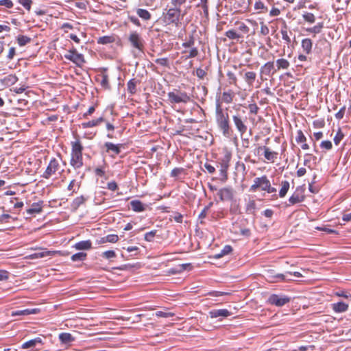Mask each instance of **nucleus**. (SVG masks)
<instances>
[{
	"label": "nucleus",
	"mask_w": 351,
	"mask_h": 351,
	"mask_svg": "<svg viewBox=\"0 0 351 351\" xmlns=\"http://www.w3.org/2000/svg\"><path fill=\"white\" fill-rule=\"evenodd\" d=\"M346 111V106H343L336 114L335 117L337 119H343L344 114Z\"/></svg>",
	"instance_id": "338daca9"
},
{
	"label": "nucleus",
	"mask_w": 351,
	"mask_h": 351,
	"mask_svg": "<svg viewBox=\"0 0 351 351\" xmlns=\"http://www.w3.org/2000/svg\"><path fill=\"white\" fill-rule=\"evenodd\" d=\"M138 83V81L133 78L129 80V82L127 84V90L128 93L133 95L136 92V84Z\"/></svg>",
	"instance_id": "c85d7f7f"
},
{
	"label": "nucleus",
	"mask_w": 351,
	"mask_h": 351,
	"mask_svg": "<svg viewBox=\"0 0 351 351\" xmlns=\"http://www.w3.org/2000/svg\"><path fill=\"white\" fill-rule=\"evenodd\" d=\"M186 0H171V8H176L178 9H181L180 6L185 3Z\"/></svg>",
	"instance_id": "49530a36"
},
{
	"label": "nucleus",
	"mask_w": 351,
	"mask_h": 351,
	"mask_svg": "<svg viewBox=\"0 0 351 351\" xmlns=\"http://www.w3.org/2000/svg\"><path fill=\"white\" fill-rule=\"evenodd\" d=\"M104 121V119L103 117H99L95 120L89 121L87 122H84L82 123V126L83 128H93L97 125H99L100 123Z\"/></svg>",
	"instance_id": "cd10ccee"
},
{
	"label": "nucleus",
	"mask_w": 351,
	"mask_h": 351,
	"mask_svg": "<svg viewBox=\"0 0 351 351\" xmlns=\"http://www.w3.org/2000/svg\"><path fill=\"white\" fill-rule=\"evenodd\" d=\"M225 35L230 39L232 40H239L240 38H241V35L237 33L233 29H230L227 31L225 34Z\"/></svg>",
	"instance_id": "79ce46f5"
},
{
	"label": "nucleus",
	"mask_w": 351,
	"mask_h": 351,
	"mask_svg": "<svg viewBox=\"0 0 351 351\" xmlns=\"http://www.w3.org/2000/svg\"><path fill=\"white\" fill-rule=\"evenodd\" d=\"M86 253L78 252L71 256V260L74 262L82 261L86 259Z\"/></svg>",
	"instance_id": "a19ab883"
},
{
	"label": "nucleus",
	"mask_w": 351,
	"mask_h": 351,
	"mask_svg": "<svg viewBox=\"0 0 351 351\" xmlns=\"http://www.w3.org/2000/svg\"><path fill=\"white\" fill-rule=\"evenodd\" d=\"M196 75L199 79H203L206 75V72L205 70H204V69H202L201 68H198L196 70Z\"/></svg>",
	"instance_id": "774afa93"
},
{
	"label": "nucleus",
	"mask_w": 351,
	"mask_h": 351,
	"mask_svg": "<svg viewBox=\"0 0 351 351\" xmlns=\"http://www.w3.org/2000/svg\"><path fill=\"white\" fill-rule=\"evenodd\" d=\"M119 239V237L117 234H108L106 237L101 239V243H116Z\"/></svg>",
	"instance_id": "58836bf2"
},
{
	"label": "nucleus",
	"mask_w": 351,
	"mask_h": 351,
	"mask_svg": "<svg viewBox=\"0 0 351 351\" xmlns=\"http://www.w3.org/2000/svg\"><path fill=\"white\" fill-rule=\"evenodd\" d=\"M304 20L308 23H313L315 21V16L313 13L304 12L302 14Z\"/></svg>",
	"instance_id": "c03bdc74"
},
{
	"label": "nucleus",
	"mask_w": 351,
	"mask_h": 351,
	"mask_svg": "<svg viewBox=\"0 0 351 351\" xmlns=\"http://www.w3.org/2000/svg\"><path fill=\"white\" fill-rule=\"evenodd\" d=\"M31 38L27 36L19 35L17 37V43L19 46L23 47L31 42Z\"/></svg>",
	"instance_id": "c9c22d12"
},
{
	"label": "nucleus",
	"mask_w": 351,
	"mask_h": 351,
	"mask_svg": "<svg viewBox=\"0 0 351 351\" xmlns=\"http://www.w3.org/2000/svg\"><path fill=\"white\" fill-rule=\"evenodd\" d=\"M295 141L298 143H304L306 141V138L304 135L302 130H298L297 132V136H296Z\"/></svg>",
	"instance_id": "09e8293b"
},
{
	"label": "nucleus",
	"mask_w": 351,
	"mask_h": 351,
	"mask_svg": "<svg viewBox=\"0 0 351 351\" xmlns=\"http://www.w3.org/2000/svg\"><path fill=\"white\" fill-rule=\"evenodd\" d=\"M256 208V203L254 200H250L246 205V210L247 212L252 213Z\"/></svg>",
	"instance_id": "603ef678"
},
{
	"label": "nucleus",
	"mask_w": 351,
	"mask_h": 351,
	"mask_svg": "<svg viewBox=\"0 0 351 351\" xmlns=\"http://www.w3.org/2000/svg\"><path fill=\"white\" fill-rule=\"evenodd\" d=\"M290 66L289 62L284 58L278 59L276 60V70L287 69Z\"/></svg>",
	"instance_id": "c756f323"
},
{
	"label": "nucleus",
	"mask_w": 351,
	"mask_h": 351,
	"mask_svg": "<svg viewBox=\"0 0 351 351\" xmlns=\"http://www.w3.org/2000/svg\"><path fill=\"white\" fill-rule=\"evenodd\" d=\"M99 77L101 78V80H100L101 86L103 88H109L110 85H109L108 75L107 74L102 73L101 75H99Z\"/></svg>",
	"instance_id": "e433bc0d"
},
{
	"label": "nucleus",
	"mask_w": 351,
	"mask_h": 351,
	"mask_svg": "<svg viewBox=\"0 0 351 351\" xmlns=\"http://www.w3.org/2000/svg\"><path fill=\"white\" fill-rule=\"evenodd\" d=\"M313 43L310 38H304L302 40V48L306 53L309 54L312 50Z\"/></svg>",
	"instance_id": "a878e982"
},
{
	"label": "nucleus",
	"mask_w": 351,
	"mask_h": 351,
	"mask_svg": "<svg viewBox=\"0 0 351 351\" xmlns=\"http://www.w3.org/2000/svg\"><path fill=\"white\" fill-rule=\"evenodd\" d=\"M332 310L335 313H343L346 312L348 309V304H346L343 302H338L337 303H333L331 304Z\"/></svg>",
	"instance_id": "412c9836"
},
{
	"label": "nucleus",
	"mask_w": 351,
	"mask_h": 351,
	"mask_svg": "<svg viewBox=\"0 0 351 351\" xmlns=\"http://www.w3.org/2000/svg\"><path fill=\"white\" fill-rule=\"evenodd\" d=\"M261 150L264 151V156L267 160L274 162L275 160L277 158L278 153L276 152L271 151L268 147L260 146L257 148L258 153H259Z\"/></svg>",
	"instance_id": "ddd939ff"
},
{
	"label": "nucleus",
	"mask_w": 351,
	"mask_h": 351,
	"mask_svg": "<svg viewBox=\"0 0 351 351\" xmlns=\"http://www.w3.org/2000/svg\"><path fill=\"white\" fill-rule=\"evenodd\" d=\"M43 342L40 337H36L23 343L21 346L22 349H28L34 348L37 345H43Z\"/></svg>",
	"instance_id": "6ab92c4d"
},
{
	"label": "nucleus",
	"mask_w": 351,
	"mask_h": 351,
	"mask_svg": "<svg viewBox=\"0 0 351 351\" xmlns=\"http://www.w3.org/2000/svg\"><path fill=\"white\" fill-rule=\"evenodd\" d=\"M86 198L83 195L75 198L71 204L72 211H76L78 208L86 202Z\"/></svg>",
	"instance_id": "b1692460"
},
{
	"label": "nucleus",
	"mask_w": 351,
	"mask_h": 351,
	"mask_svg": "<svg viewBox=\"0 0 351 351\" xmlns=\"http://www.w3.org/2000/svg\"><path fill=\"white\" fill-rule=\"evenodd\" d=\"M216 122L223 135L229 137L232 133L230 126L229 115L223 112L219 104H217L216 106Z\"/></svg>",
	"instance_id": "f257e3e1"
},
{
	"label": "nucleus",
	"mask_w": 351,
	"mask_h": 351,
	"mask_svg": "<svg viewBox=\"0 0 351 351\" xmlns=\"http://www.w3.org/2000/svg\"><path fill=\"white\" fill-rule=\"evenodd\" d=\"M290 184L287 180L282 181L281 183V189L279 191V196L284 197L289 189Z\"/></svg>",
	"instance_id": "7c9ffc66"
},
{
	"label": "nucleus",
	"mask_w": 351,
	"mask_h": 351,
	"mask_svg": "<svg viewBox=\"0 0 351 351\" xmlns=\"http://www.w3.org/2000/svg\"><path fill=\"white\" fill-rule=\"evenodd\" d=\"M269 182L270 181L269 180L266 176L256 178L254 180V184L250 186V191L254 192L258 188H261L263 191H265Z\"/></svg>",
	"instance_id": "9d476101"
},
{
	"label": "nucleus",
	"mask_w": 351,
	"mask_h": 351,
	"mask_svg": "<svg viewBox=\"0 0 351 351\" xmlns=\"http://www.w3.org/2000/svg\"><path fill=\"white\" fill-rule=\"evenodd\" d=\"M232 121L241 136L247 132L246 118L244 119L239 114H237L232 116Z\"/></svg>",
	"instance_id": "6e6552de"
},
{
	"label": "nucleus",
	"mask_w": 351,
	"mask_h": 351,
	"mask_svg": "<svg viewBox=\"0 0 351 351\" xmlns=\"http://www.w3.org/2000/svg\"><path fill=\"white\" fill-rule=\"evenodd\" d=\"M156 316L158 317H170L174 316V313L171 312L157 311Z\"/></svg>",
	"instance_id": "6e6d98bb"
},
{
	"label": "nucleus",
	"mask_w": 351,
	"mask_h": 351,
	"mask_svg": "<svg viewBox=\"0 0 351 351\" xmlns=\"http://www.w3.org/2000/svg\"><path fill=\"white\" fill-rule=\"evenodd\" d=\"M114 41V39L111 36H104L99 37L97 40V43L101 44V45H107L112 43Z\"/></svg>",
	"instance_id": "72a5a7b5"
},
{
	"label": "nucleus",
	"mask_w": 351,
	"mask_h": 351,
	"mask_svg": "<svg viewBox=\"0 0 351 351\" xmlns=\"http://www.w3.org/2000/svg\"><path fill=\"white\" fill-rule=\"evenodd\" d=\"M128 40L134 48L140 51H143L144 47L143 40L138 32H131L128 37Z\"/></svg>",
	"instance_id": "0eeeda50"
},
{
	"label": "nucleus",
	"mask_w": 351,
	"mask_h": 351,
	"mask_svg": "<svg viewBox=\"0 0 351 351\" xmlns=\"http://www.w3.org/2000/svg\"><path fill=\"white\" fill-rule=\"evenodd\" d=\"M64 58L78 66H82L85 62L84 56L81 53H78L75 48H73L64 54Z\"/></svg>",
	"instance_id": "39448f33"
},
{
	"label": "nucleus",
	"mask_w": 351,
	"mask_h": 351,
	"mask_svg": "<svg viewBox=\"0 0 351 351\" xmlns=\"http://www.w3.org/2000/svg\"><path fill=\"white\" fill-rule=\"evenodd\" d=\"M156 232H157L156 230H152L150 232L145 233V237H144L145 240L148 242L153 241L154 237H155Z\"/></svg>",
	"instance_id": "3c124183"
},
{
	"label": "nucleus",
	"mask_w": 351,
	"mask_h": 351,
	"mask_svg": "<svg viewBox=\"0 0 351 351\" xmlns=\"http://www.w3.org/2000/svg\"><path fill=\"white\" fill-rule=\"evenodd\" d=\"M222 99L225 103L230 104L232 101V93L223 92L222 95Z\"/></svg>",
	"instance_id": "8fccbe9b"
},
{
	"label": "nucleus",
	"mask_w": 351,
	"mask_h": 351,
	"mask_svg": "<svg viewBox=\"0 0 351 351\" xmlns=\"http://www.w3.org/2000/svg\"><path fill=\"white\" fill-rule=\"evenodd\" d=\"M211 318H217L218 317H227L231 315V313L227 309H213L209 312Z\"/></svg>",
	"instance_id": "f3484780"
},
{
	"label": "nucleus",
	"mask_w": 351,
	"mask_h": 351,
	"mask_svg": "<svg viewBox=\"0 0 351 351\" xmlns=\"http://www.w3.org/2000/svg\"><path fill=\"white\" fill-rule=\"evenodd\" d=\"M248 109L250 113L256 114L258 113L259 108L256 104H249Z\"/></svg>",
	"instance_id": "e2e57ef3"
},
{
	"label": "nucleus",
	"mask_w": 351,
	"mask_h": 351,
	"mask_svg": "<svg viewBox=\"0 0 351 351\" xmlns=\"http://www.w3.org/2000/svg\"><path fill=\"white\" fill-rule=\"evenodd\" d=\"M155 62L158 64H160L162 66H169V60L167 58H158L155 60Z\"/></svg>",
	"instance_id": "5fc2aeb1"
},
{
	"label": "nucleus",
	"mask_w": 351,
	"mask_h": 351,
	"mask_svg": "<svg viewBox=\"0 0 351 351\" xmlns=\"http://www.w3.org/2000/svg\"><path fill=\"white\" fill-rule=\"evenodd\" d=\"M54 253V252L52 251H48L46 250H42L41 252H38L32 254H29L25 257L27 259H37V258H41L47 256L52 255Z\"/></svg>",
	"instance_id": "aec40b11"
},
{
	"label": "nucleus",
	"mask_w": 351,
	"mask_h": 351,
	"mask_svg": "<svg viewBox=\"0 0 351 351\" xmlns=\"http://www.w3.org/2000/svg\"><path fill=\"white\" fill-rule=\"evenodd\" d=\"M255 10H263L264 12L267 11V8L264 5L261 1H257L254 3Z\"/></svg>",
	"instance_id": "13d9d810"
},
{
	"label": "nucleus",
	"mask_w": 351,
	"mask_h": 351,
	"mask_svg": "<svg viewBox=\"0 0 351 351\" xmlns=\"http://www.w3.org/2000/svg\"><path fill=\"white\" fill-rule=\"evenodd\" d=\"M101 256L106 259H111L116 256V253L114 250H108L103 252Z\"/></svg>",
	"instance_id": "864d4df0"
},
{
	"label": "nucleus",
	"mask_w": 351,
	"mask_h": 351,
	"mask_svg": "<svg viewBox=\"0 0 351 351\" xmlns=\"http://www.w3.org/2000/svg\"><path fill=\"white\" fill-rule=\"evenodd\" d=\"M59 168V162L56 158H52L42 177L45 179H49L52 175L55 174L56 172L58 171Z\"/></svg>",
	"instance_id": "f8f14e48"
},
{
	"label": "nucleus",
	"mask_w": 351,
	"mask_h": 351,
	"mask_svg": "<svg viewBox=\"0 0 351 351\" xmlns=\"http://www.w3.org/2000/svg\"><path fill=\"white\" fill-rule=\"evenodd\" d=\"M43 201L33 203L27 210V213L30 215L40 213L43 211Z\"/></svg>",
	"instance_id": "a211bd4d"
},
{
	"label": "nucleus",
	"mask_w": 351,
	"mask_h": 351,
	"mask_svg": "<svg viewBox=\"0 0 351 351\" xmlns=\"http://www.w3.org/2000/svg\"><path fill=\"white\" fill-rule=\"evenodd\" d=\"M0 5L11 8L13 7V3L11 0H0Z\"/></svg>",
	"instance_id": "69168bd1"
},
{
	"label": "nucleus",
	"mask_w": 351,
	"mask_h": 351,
	"mask_svg": "<svg viewBox=\"0 0 351 351\" xmlns=\"http://www.w3.org/2000/svg\"><path fill=\"white\" fill-rule=\"evenodd\" d=\"M131 209L136 213L145 211L147 208V205L143 204L138 199H134L130 202Z\"/></svg>",
	"instance_id": "dca6fc26"
},
{
	"label": "nucleus",
	"mask_w": 351,
	"mask_h": 351,
	"mask_svg": "<svg viewBox=\"0 0 351 351\" xmlns=\"http://www.w3.org/2000/svg\"><path fill=\"white\" fill-rule=\"evenodd\" d=\"M74 247L77 250H87L92 247V243L90 240L82 241L76 243Z\"/></svg>",
	"instance_id": "393cba45"
},
{
	"label": "nucleus",
	"mask_w": 351,
	"mask_h": 351,
	"mask_svg": "<svg viewBox=\"0 0 351 351\" xmlns=\"http://www.w3.org/2000/svg\"><path fill=\"white\" fill-rule=\"evenodd\" d=\"M276 69L274 67V62H266L263 66L261 68V74L270 76L273 75L276 72Z\"/></svg>",
	"instance_id": "4468645a"
},
{
	"label": "nucleus",
	"mask_w": 351,
	"mask_h": 351,
	"mask_svg": "<svg viewBox=\"0 0 351 351\" xmlns=\"http://www.w3.org/2000/svg\"><path fill=\"white\" fill-rule=\"evenodd\" d=\"M186 14V11H184L182 14L181 9L176 8H171L169 5L164 10L162 16L163 21L168 25L176 24L178 25L180 21V16H184Z\"/></svg>",
	"instance_id": "7ed1b4c3"
},
{
	"label": "nucleus",
	"mask_w": 351,
	"mask_h": 351,
	"mask_svg": "<svg viewBox=\"0 0 351 351\" xmlns=\"http://www.w3.org/2000/svg\"><path fill=\"white\" fill-rule=\"evenodd\" d=\"M312 159L315 160L316 157L313 156L311 154H306L304 155V165L309 169H312L311 167V162Z\"/></svg>",
	"instance_id": "37998d69"
},
{
	"label": "nucleus",
	"mask_w": 351,
	"mask_h": 351,
	"mask_svg": "<svg viewBox=\"0 0 351 351\" xmlns=\"http://www.w3.org/2000/svg\"><path fill=\"white\" fill-rule=\"evenodd\" d=\"M136 14L140 18H141L143 20L148 21L151 19V14L145 9H137Z\"/></svg>",
	"instance_id": "2f4dec72"
},
{
	"label": "nucleus",
	"mask_w": 351,
	"mask_h": 351,
	"mask_svg": "<svg viewBox=\"0 0 351 351\" xmlns=\"http://www.w3.org/2000/svg\"><path fill=\"white\" fill-rule=\"evenodd\" d=\"M335 294L337 296L343 297L346 299H351V294L343 291H337Z\"/></svg>",
	"instance_id": "0e129e2a"
},
{
	"label": "nucleus",
	"mask_w": 351,
	"mask_h": 351,
	"mask_svg": "<svg viewBox=\"0 0 351 351\" xmlns=\"http://www.w3.org/2000/svg\"><path fill=\"white\" fill-rule=\"evenodd\" d=\"M17 1L22 5L27 10L29 11L31 10V6L32 4V0H17Z\"/></svg>",
	"instance_id": "de8ad7c7"
},
{
	"label": "nucleus",
	"mask_w": 351,
	"mask_h": 351,
	"mask_svg": "<svg viewBox=\"0 0 351 351\" xmlns=\"http://www.w3.org/2000/svg\"><path fill=\"white\" fill-rule=\"evenodd\" d=\"M168 100L171 104H186L191 101L190 96L186 93L178 89L167 93Z\"/></svg>",
	"instance_id": "20e7f679"
},
{
	"label": "nucleus",
	"mask_w": 351,
	"mask_h": 351,
	"mask_svg": "<svg viewBox=\"0 0 351 351\" xmlns=\"http://www.w3.org/2000/svg\"><path fill=\"white\" fill-rule=\"evenodd\" d=\"M320 147L322 149H325L326 150H330L332 149V145L331 141H324L321 143Z\"/></svg>",
	"instance_id": "bf43d9fd"
},
{
	"label": "nucleus",
	"mask_w": 351,
	"mask_h": 351,
	"mask_svg": "<svg viewBox=\"0 0 351 351\" xmlns=\"http://www.w3.org/2000/svg\"><path fill=\"white\" fill-rule=\"evenodd\" d=\"M324 27V23L322 22L318 23L316 25L313 27L308 28L306 31L309 33L313 34H319L321 32L322 28Z\"/></svg>",
	"instance_id": "4c0bfd02"
},
{
	"label": "nucleus",
	"mask_w": 351,
	"mask_h": 351,
	"mask_svg": "<svg viewBox=\"0 0 351 351\" xmlns=\"http://www.w3.org/2000/svg\"><path fill=\"white\" fill-rule=\"evenodd\" d=\"M105 147L106 148V152H112L115 154H119L121 152V147H122L121 144L115 145L110 142H106L104 144Z\"/></svg>",
	"instance_id": "4be33fe9"
},
{
	"label": "nucleus",
	"mask_w": 351,
	"mask_h": 351,
	"mask_svg": "<svg viewBox=\"0 0 351 351\" xmlns=\"http://www.w3.org/2000/svg\"><path fill=\"white\" fill-rule=\"evenodd\" d=\"M83 149L84 147L79 140L71 142V158L70 163L75 169H79L83 166Z\"/></svg>",
	"instance_id": "f03ea898"
},
{
	"label": "nucleus",
	"mask_w": 351,
	"mask_h": 351,
	"mask_svg": "<svg viewBox=\"0 0 351 351\" xmlns=\"http://www.w3.org/2000/svg\"><path fill=\"white\" fill-rule=\"evenodd\" d=\"M280 33L282 34V39L286 42V43L288 45L291 43V38L288 35L287 27L286 25H285L284 27H282Z\"/></svg>",
	"instance_id": "ea45409f"
},
{
	"label": "nucleus",
	"mask_w": 351,
	"mask_h": 351,
	"mask_svg": "<svg viewBox=\"0 0 351 351\" xmlns=\"http://www.w3.org/2000/svg\"><path fill=\"white\" fill-rule=\"evenodd\" d=\"M232 247L229 245H226L221 250L220 253L215 255V257L216 258H221L222 256L230 254L232 252Z\"/></svg>",
	"instance_id": "f704fd0d"
},
{
	"label": "nucleus",
	"mask_w": 351,
	"mask_h": 351,
	"mask_svg": "<svg viewBox=\"0 0 351 351\" xmlns=\"http://www.w3.org/2000/svg\"><path fill=\"white\" fill-rule=\"evenodd\" d=\"M261 34L263 36H267L269 33V27L263 23H261Z\"/></svg>",
	"instance_id": "052dcab7"
},
{
	"label": "nucleus",
	"mask_w": 351,
	"mask_h": 351,
	"mask_svg": "<svg viewBox=\"0 0 351 351\" xmlns=\"http://www.w3.org/2000/svg\"><path fill=\"white\" fill-rule=\"evenodd\" d=\"M230 160V154H226L224 159L221 163L220 175L222 176V181L225 182L227 180V170L228 168V162Z\"/></svg>",
	"instance_id": "2eb2a0df"
},
{
	"label": "nucleus",
	"mask_w": 351,
	"mask_h": 351,
	"mask_svg": "<svg viewBox=\"0 0 351 351\" xmlns=\"http://www.w3.org/2000/svg\"><path fill=\"white\" fill-rule=\"evenodd\" d=\"M227 76L228 77V80H230V84H236L237 79L234 73L228 71L227 73Z\"/></svg>",
	"instance_id": "680f3d73"
},
{
	"label": "nucleus",
	"mask_w": 351,
	"mask_h": 351,
	"mask_svg": "<svg viewBox=\"0 0 351 351\" xmlns=\"http://www.w3.org/2000/svg\"><path fill=\"white\" fill-rule=\"evenodd\" d=\"M217 195L222 202L232 201L234 197V191L231 186H226L220 189L217 192Z\"/></svg>",
	"instance_id": "1a4fd4ad"
},
{
	"label": "nucleus",
	"mask_w": 351,
	"mask_h": 351,
	"mask_svg": "<svg viewBox=\"0 0 351 351\" xmlns=\"http://www.w3.org/2000/svg\"><path fill=\"white\" fill-rule=\"evenodd\" d=\"M303 201V197L298 193H294L289 199L291 204L293 205Z\"/></svg>",
	"instance_id": "473e14b6"
},
{
	"label": "nucleus",
	"mask_w": 351,
	"mask_h": 351,
	"mask_svg": "<svg viewBox=\"0 0 351 351\" xmlns=\"http://www.w3.org/2000/svg\"><path fill=\"white\" fill-rule=\"evenodd\" d=\"M59 339L63 344H69L75 341V337L71 333L62 332L59 335Z\"/></svg>",
	"instance_id": "5701e85b"
},
{
	"label": "nucleus",
	"mask_w": 351,
	"mask_h": 351,
	"mask_svg": "<svg viewBox=\"0 0 351 351\" xmlns=\"http://www.w3.org/2000/svg\"><path fill=\"white\" fill-rule=\"evenodd\" d=\"M34 313V309H25V310H20V311H16L12 312V316L25 315H30Z\"/></svg>",
	"instance_id": "a18cd8bd"
},
{
	"label": "nucleus",
	"mask_w": 351,
	"mask_h": 351,
	"mask_svg": "<svg viewBox=\"0 0 351 351\" xmlns=\"http://www.w3.org/2000/svg\"><path fill=\"white\" fill-rule=\"evenodd\" d=\"M295 276V277H301L302 274L300 272L295 271L293 274H292L290 271L286 272L285 274H272V272H268L267 274V278L271 282H278V281H285V280H291V278H289L291 276Z\"/></svg>",
	"instance_id": "423d86ee"
},
{
	"label": "nucleus",
	"mask_w": 351,
	"mask_h": 351,
	"mask_svg": "<svg viewBox=\"0 0 351 351\" xmlns=\"http://www.w3.org/2000/svg\"><path fill=\"white\" fill-rule=\"evenodd\" d=\"M256 77V73L254 71L246 72L244 75V80L249 86H252Z\"/></svg>",
	"instance_id": "bb28decb"
},
{
	"label": "nucleus",
	"mask_w": 351,
	"mask_h": 351,
	"mask_svg": "<svg viewBox=\"0 0 351 351\" xmlns=\"http://www.w3.org/2000/svg\"><path fill=\"white\" fill-rule=\"evenodd\" d=\"M290 300V298L287 296L277 294H272L268 298V302L276 306H282L289 302Z\"/></svg>",
	"instance_id": "9b49d317"
},
{
	"label": "nucleus",
	"mask_w": 351,
	"mask_h": 351,
	"mask_svg": "<svg viewBox=\"0 0 351 351\" xmlns=\"http://www.w3.org/2000/svg\"><path fill=\"white\" fill-rule=\"evenodd\" d=\"M343 136H344L343 134L339 130L334 137L333 140H334L335 144L337 145H339L340 141L343 139Z\"/></svg>",
	"instance_id": "4d7b16f0"
}]
</instances>
